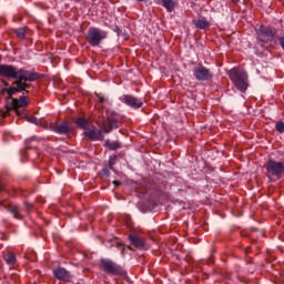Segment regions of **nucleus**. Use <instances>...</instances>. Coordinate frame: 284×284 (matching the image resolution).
<instances>
[{
    "mask_svg": "<svg viewBox=\"0 0 284 284\" xmlns=\"http://www.w3.org/2000/svg\"><path fill=\"white\" fill-rule=\"evenodd\" d=\"M9 79H17L13 81L12 85H16V89L18 92H30V88H32V84L27 83V81L32 82L37 81L39 79V73L30 72L28 70L23 69H17L14 67V75H9Z\"/></svg>",
    "mask_w": 284,
    "mask_h": 284,
    "instance_id": "f257e3e1",
    "label": "nucleus"
},
{
    "mask_svg": "<svg viewBox=\"0 0 284 284\" xmlns=\"http://www.w3.org/2000/svg\"><path fill=\"white\" fill-rule=\"evenodd\" d=\"M229 79L232 81L234 88L240 92H246L250 88V81L247 78V72L244 70L233 68L229 72Z\"/></svg>",
    "mask_w": 284,
    "mask_h": 284,
    "instance_id": "f03ea898",
    "label": "nucleus"
},
{
    "mask_svg": "<svg viewBox=\"0 0 284 284\" xmlns=\"http://www.w3.org/2000/svg\"><path fill=\"white\" fill-rule=\"evenodd\" d=\"M264 169L267 179H283L284 176V162L282 161L268 160L264 164Z\"/></svg>",
    "mask_w": 284,
    "mask_h": 284,
    "instance_id": "7ed1b4c3",
    "label": "nucleus"
},
{
    "mask_svg": "<svg viewBox=\"0 0 284 284\" xmlns=\"http://www.w3.org/2000/svg\"><path fill=\"white\" fill-rule=\"evenodd\" d=\"M100 265L105 274H112V276H125V270L123 266L116 264V262L108 258H102Z\"/></svg>",
    "mask_w": 284,
    "mask_h": 284,
    "instance_id": "20e7f679",
    "label": "nucleus"
},
{
    "mask_svg": "<svg viewBox=\"0 0 284 284\" xmlns=\"http://www.w3.org/2000/svg\"><path fill=\"white\" fill-rule=\"evenodd\" d=\"M106 38H108V32L99 28L91 27L88 30L87 41L89 45H92V48H97V45H100L101 41H103V39H106Z\"/></svg>",
    "mask_w": 284,
    "mask_h": 284,
    "instance_id": "39448f33",
    "label": "nucleus"
},
{
    "mask_svg": "<svg viewBox=\"0 0 284 284\" xmlns=\"http://www.w3.org/2000/svg\"><path fill=\"white\" fill-rule=\"evenodd\" d=\"M193 77L196 81H212L214 73L203 65V63H197L193 69Z\"/></svg>",
    "mask_w": 284,
    "mask_h": 284,
    "instance_id": "423d86ee",
    "label": "nucleus"
},
{
    "mask_svg": "<svg viewBox=\"0 0 284 284\" xmlns=\"http://www.w3.org/2000/svg\"><path fill=\"white\" fill-rule=\"evenodd\" d=\"M257 39L262 43H270L274 41V33L270 27L261 26L260 30L256 31Z\"/></svg>",
    "mask_w": 284,
    "mask_h": 284,
    "instance_id": "0eeeda50",
    "label": "nucleus"
},
{
    "mask_svg": "<svg viewBox=\"0 0 284 284\" xmlns=\"http://www.w3.org/2000/svg\"><path fill=\"white\" fill-rule=\"evenodd\" d=\"M120 101L122 103H124V105H128L129 108H132L133 110H139V108H143V100H141L134 95L124 94L120 98Z\"/></svg>",
    "mask_w": 284,
    "mask_h": 284,
    "instance_id": "6e6552de",
    "label": "nucleus"
},
{
    "mask_svg": "<svg viewBox=\"0 0 284 284\" xmlns=\"http://www.w3.org/2000/svg\"><path fill=\"white\" fill-rule=\"evenodd\" d=\"M83 134L89 141H103V139H105L101 132V129L97 130V128H89L83 132Z\"/></svg>",
    "mask_w": 284,
    "mask_h": 284,
    "instance_id": "1a4fd4ad",
    "label": "nucleus"
},
{
    "mask_svg": "<svg viewBox=\"0 0 284 284\" xmlns=\"http://www.w3.org/2000/svg\"><path fill=\"white\" fill-rule=\"evenodd\" d=\"M28 105V98L27 97H20L19 99L14 98L11 102V106L14 110L16 114L18 116H21V109L26 108Z\"/></svg>",
    "mask_w": 284,
    "mask_h": 284,
    "instance_id": "9d476101",
    "label": "nucleus"
},
{
    "mask_svg": "<svg viewBox=\"0 0 284 284\" xmlns=\"http://www.w3.org/2000/svg\"><path fill=\"white\" fill-rule=\"evenodd\" d=\"M53 275L55 276V278H58V281H65L67 283H70V281H72V275L70 274V272H68V270L63 267L55 268L53 271Z\"/></svg>",
    "mask_w": 284,
    "mask_h": 284,
    "instance_id": "9b49d317",
    "label": "nucleus"
},
{
    "mask_svg": "<svg viewBox=\"0 0 284 284\" xmlns=\"http://www.w3.org/2000/svg\"><path fill=\"white\" fill-rule=\"evenodd\" d=\"M119 128L116 125V120H105L102 124V126L100 128V132H102V134H110V132H112V130Z\"/></svg>",
    "mask_w": 284,
    "mask_h": 284,
    "instance_id": "f8f14e48",
    "label": "nucleus"
},
{
    "mask_svg": "<svg viewBox=\"0 0 284 284\" xmlns=\"http://www.w3.org/2000/svg\"><path fill=\"white\" fill-rule=\"evenodd\" d=\"M7 212H10L13 217L18 221H23V215L21 214V207L17 204L4 205Z\"/></svg>",
    "mask_w": 284,
    "mask_h": 284,
    "instance_id": "ddd939ff",
    "label": "nucleus"
},
{
    "mask_svg": "<svg viewBox=\"0 0 284 284\" xmlns=\"http://www.w3.org/2000/svg\"><path fill=\"white\" fill-rule=\"evenodd\" d=\"M14 68L12 64H0V77H6L7 79L14 77Z\"/></svg>",
    "mask_w": 284,
    "mask_h": 284,
    "instance_id": "4468645a",
    "label": "nucleus"
},
{
    "mask_svg": "<svg viewBox=\"0 0 284 284\" xmlns=\"http://www.w3.org/2000/svg\"><path fill=\"white\" fill-rule=\"evenodd\" d=\"M51 130L52 132H55V134H68L70 132V126L65 123H61L51 126Z\"/></svg>",
    "mask_w": 284,
    "mask_h": 284,
    "instance_id": "2eb2a0df",
    "label": "nucleus"
},
{
    "mask_svg": "<svg viewBox=\"0 0 284 284\" xmlns=\"http://www.w3.org/2000/svg\"><path fill=\"white\" fill-rule=\"evenodd\" d=\"M193 24L199 30H207V28H210V21H207V19H205V18H200L197 20H193Z\"/></svg>",
    "mask_w": 284,
    "mask_h": 284,
    "instance_id": "dca6fc26",
    "label": "nucleus"
},
{
    "mask_svg": "<svg viewBox=\"0 0 284 284\" xmlns=\"http://www.w3.org/2000/svg\"><path fill=\"white\" fill-rule=\"evenodd\" d=\"M129 240L131 241L132 245H134V247H144L145 246V242L141 239H139V236L136 235H129Z\"/></svg>",
    "mask_w": 284,
    "mask_h": 284,
    "instance_id": "f3484780",
    "label": "nucleus"
},
{
    "mask_svg": "<svg viewBox=\"0 0 284 284\" xmlns=\"http://www.w3.org/2000/svg\"><path fill=\"white\" fill-rule=\"evenodd\" d=\"M75 124L78 125V128H81V130H84V132L90 128V121L84 118L75 119Z\"/></svg>",
    "mask_w": 284,
    "mask_h": 284,
    "instance_id": "a211bd4d",
    "label": "nucleus"
},
{
    "mask_svg": "<svg viewBox=\"0 0 284 284\" xmlns=\"http://www.w3.org/2000/svg\"><path fill=\"white\" fill-rule=\"evenodd\" d=\"M162 6L169 12H173L174 8H176V3L174 2V0H162Z\"/></svg>",
    "mask_w": 284,
    "mask_h": 284,
    "instance_id": "6ab92c4d",
    "label": "nucleus"
},
{
    "mask_svg": "<svg viewBox=\"0 0 284 284\" xmlns=\"http://www.w3.org/2000/svg\"><path fill=\"white\" fill-rule=\"evenodd\" d=\"M3 258L7 265H14L17 263V255L12 252L7 253Z\"/></svg>",
    "mask_w": 284,
    "mask_h": 284,
    "instance_id": "aec40b11",
    "label": "nucleus"
},
{
    "mask_svg": "<svg viewBox=\"0 0 284 284\" xmlns=\"http://www.w3.org/2000/svg\"><path fill=\"white\" fill-rule=\"evenodd\" d=\"M105 146L109 148V150H119V148H121V144H119V142H110V140H106Z\"/></svg>",
    "mask_w": 284,
    "mask_h": 284,
    "instance_id": "412c9836",
    "label": "nucleus"
},
{
    "mask_svg": "<svg viewBox=\"0 0 284 284\" xmlns=\"http://www.w3.org/2000/svg\"><path fill=\"white\" fill-rule=\"evenodd\" d=\"M10 110H14L12 105L7 106L6 110L0 111V116H2V119H6V116H10Z\"/></svg>",
    "mask_w": 284,
    "mask_h": 284,
    "instance_id": "4be33fe9",
    "label": "nucleus"
},
{
    "mask_svg": "<svg viewBox=\"0 0 284 284\" xmlns=\"http://www.w3.org/2000/svg\"><path fill=\"white\" fill-rule=\"evenodd\" d=\"M275 130H276L277 132H280V134H283V132H284V122H283V121L277 122V123L275 124Z\"/></svg>",
    "mask_w": 284,
    "mask_h": 284,
    "instance_id": "5701e85b",
    "label": "nucleus"
},
{
    "mask_svg": "<svg viewBox=\"0 0 284 284\" xmlns=\"http://www.w3.org/2000/svg\"><path fill=\"white\" fill-rule=\"evenodd\" d=\"M16 34H17L18 39H26V29L16 30Z\"/></svg>",
    "mask_w": 284,
    "mask_h": 284,
    "instance_id": "b1692460",
    "label": "nucleus"
},
{
    "mask_svg": "<svg viewBox=\"0 0 284 284\" xmlns=\"http://www.w3.org/2000/svg\"><path fill=\"white\" fill-rule=\"evenodd\" d=\"M4 91L7 92V94L9 97H12V94H17V92H19V90L17 88H14V87L8 88Z\"/></svg>",
    "mask_w": 284,
    "mask_h": 284,
    "instance_id": "393cba45",
    "label": "nucleus"
},
{
    "mask_svg": "<svg viewBox=\"0 0 284 284\" xmlns=\"http://www.w3.org/2000/svg\"><path fill=\"white\" fill-rule=\"evenodd\" d=\"M116 163V155H112L109 159V168L112 170V166Z\"/></svg>",
    "mask_w": 284,
    "mask_h": 284,
    "instance_id": "a878e982",
    "label": "nucleus"
},
{
    "mask_svg": "<svg viewBox=\"0 0 284 284\" xmlns=\"http://www.w3.org/2000/svg\"><path fill=\"white\" fill-rule=\"evenodd\" d=\"M1 192H6V184H3L2 182H0V193Z\"/></svg>",
    "mask_w": 284,
    "mask_h": 284,
    "instance_id": "bb28decb",
    "label": "nucleus"
},
{
    "mask_svg": "<svg viewBox=\"0 0 284 284\" xmlns=\"http://www.w3.org/2000/svg\"><path fill=\"white\" fill-rule=\"evenodd\" d=\"M28 121H29L30 123H37V119H36V118H30V119H28Z\"/></svg>",
    "mask_w": 284,
    "mask_h": 284,
    "instance_id": "cd10ccee",
    "label": "nucleus"
},
{
    "mask_svg": "<svg viewBox=\"0 0 284 284\" xmlns=\"http://www.w3.org/2000/svg\"><path fill=\"white\" fill-rule=\"evenodd\" d=\"M26 207H27V210H32V204L27 202Z\"/></svg>",
    "mask_w": 284,
    "mask_h": 284,
    "instance_id": "c85d7f7f",
    "label": "nucleus"
},
{
    "mask_svg": "<svg viewBox=\"0 0 284 284\" xmlns=\"http://www.w3.org/2000/svg\"><path fill=\"white\" fill-rule=\"evenodd\" d=\"M113 185H115V187H119V185H121V183L119 181H113Z\"/></svg>",
    "mask_w": 284,
    "mask_h": 284,
    "instance_id": "c756f323",
    "label": "nucleus"
},
{
    "mask_svg": "<svg viewBox=\"0 0 284 284\" xmlns=\"http://www.w3.org/2000/svg\"><path fill=\"white\" fill-rule=\"evenodd\" d=\"M103 101H105V98L101 97L100 98V103H103Z\"/></svg>",
    "mask_w": 284,
    "mask_h": 284,
    "instance_id": "7c9ffc66",
    "label": "nucleus"
},
{
    "mask_svg": "<svg viewBox=\"0 0 284 284\" xmlns=\"http://www.w3.org/2000/svg\"><path fill=\"white\" fill-rule=\"evenodd\" d=\"M136 1H139V2H144V3H145L148 0H136Z\"/></svg>",
    "mask_w": 284,
    "mask_h": 284,
    "instance_id": "2f4dec72",
    "label": "nucleus"
},
{
    "mask_svg": "<svg viewBox=\"0 0 284 284\" xmlns=\"http://www.w3.org/2000/svg\"><path fill=\"white\" fill-rule=\"evenodd\" d=\"M104 174H110V171H108V170H104Z\"/></svg>",
    "mask_w": 284,
    "mask_h": 284,
    "instance_id": "473e14b6",
    "label": "nucleus"
},
{
    "mask_svg": "<svg viewBox=\"0 0 284 284\" xmlns=\"http://www.w3.org/2000/svg\"><path fill=\"white\" fill-rule=\"evenodd\" d=\"M233 1V3H239V0H232Z\"/></svg>",
    "mask_w": 284,
    "mask_h": 284,
    "instance_id": "72a5a7b5",
    "label": "nucleus"
},
{
    "mask_svg": "<svg viewBox=\"0 0 284 284\" xmlns=\"http://www.w3.org/2000/svg\"><path fill=\"white\" fill-rule=\"evenodd\" d=\"M4 85H8V83H7V82H4Z\"/></svg>",
    "mask_w": 284,
    "mask_h": 284,
    "instance_id": "f704fd0d",
    "label": "nucleus"
},
{
    "mask_svg": "<svg viewBox=\"0 0 284 284\" xmlns=\"http://www.w3.org/2000/svg\"><path fill=\"white\" fill-rule=\"evenodd\" d=\"M2 57L0 55V61H1Z\"/></svg>",
    "mask_w": 284,
    "mask_h": 284,
    "instance_id": "c9c22d12",
    "label": "nucleus"
}]
</instances>
